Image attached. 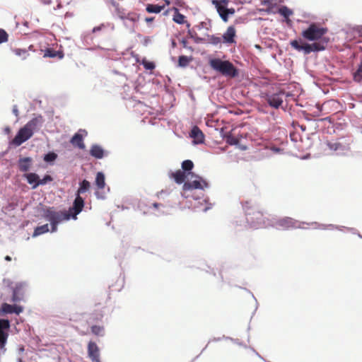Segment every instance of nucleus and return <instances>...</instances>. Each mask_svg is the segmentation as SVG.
Segmentation results:
<instances>
[{
	"label": "nucleus",
	"instance_id": "33",
	"mask_svg": "<svg viewBox=\"0 0 362 362\" xmlns=\"http://www.w3.org/2000/svg\"><path fill=\"white\" fill-rule=\"evenodd\" d=\"M226 141L227 144L230 145H235L238 143L239 139H237L235 136L229 134L226 136Z\"/></svg>",
	"mask_w": 362,
	"mask_h": 362
},
{
	"label": "nucleus",
	"instance_id": "16",
	"mask_svg": "<svg viewBox=\"0 0 362 362\" xmlns=\"http://www.w3.org/2000/svg\"><path fill=\"white\" fill-rule=\"evenodd\" d=\"M211 4L216 7L218 13L219 14L221 18L225 22L228 21V16H226L227 7L223 6H220L217 2V0H212Z\"/></svg>",
	"mask_w": 362,
	"mask_h": 362
},
{
	"label": "nucleus",
	"instance_id": "28",
	"mask_svg": "<svg viewBox=\"0 0 362 362\" xmlns=\"http://www.w3.org/2000/svg\"><path fill=\"white\" fill-rule=\"evenodd\" d=\"M194 168V163L190 160H185L182 163V170L187 173L192 170Z\"/></svg>",
	"mask_w": 362,
	"mask_h": 362
},
{
	"label": "nucleus",
	"instance_id": "15",
	"mask_svg": "<svg viewBox=\"0 0 362 362\" xmlns=\"http://www.w3.org/2000/svg\"><path fill=\"white\" fill-rule=\"evenodd\" d=\"M190 173H185L182 170H177L175 172H171L169 176L171 179H173L177 184H182L185 182L187 175H189Z\"/></svg>",
	"mask_w": 362,
	"mask_h": 362
},
{
	"label": "nucleus",
	"instance_id": "30",
	"mask_svg": "<svg viewBox=\"0 0 362 362\" xmlns=\"http://www.w3.org/2000/svg\"><path fill=\"white\" fill-rule=\"evenodd\" d=\"M354 79L355 81H362V63L360 64L358 69L354 74Z\"/></svg>",
	"mask_w": 362,
	"mask_h": 362
},
{
	"label": "nucleus",
	"instance_id": "26",
	"mask_svg": "<svg viewBox=\"0 0 362 362\" xmlns=\"http://www.w3.org/2000/svg\"><path fill=\"white\" fill-rule=\"evenodd\" d=\"M164 8L163 6H159L156 4H148L146 6V11L148 13H158Z\"/></svg>",
	"mask_w": 362,
	"mask_h": 362
},
{
	"label": "nucleus",
	"instance_id": "17",
	"mask_svg": "<svg viewBox=\"0 0 362 362\" xmlns=\"http://www.w3.org/2000/svg\"><path fill=\"white\" fill-rule=\"evenodd\" d=\"M175 13L173 20L177 24H186L187 28H190V23L185 21V16L179 12L177 8H174Z\"/></svg>",
	"mask_w": 362,
	"mask_h": 362
},
{
	"label": "nucleus",
	"instance_id": "42",
	"mask_svg": "<svg viewBox=\"0 0 362 362\" xmlns=\"http://www.w3.org/2000/svg\"><path fill=\"white\" fill-rule=\"evenodd\" d=\"M229 0H217V2L219 4L220 6H228L229 3Z\"/></svg>",
	"mask_w": 362,
	"mask_h": 362
},
{
	"label": "nucleus",
	"instance_id": "51",
	"mask_svg": "<svg viewBox=\"0 0 362 362\" xmlns=\"http://www.w3.org/2000/svg\"><path fill=\"white\" fill-rule=\"evenodd\" d=\"M100 28L99 27H95L93 28V32H95L97 30H99Z\"/></svg>",
	"mask_w": 362,
	"mask_h": 362
},
{
	"label": "nucleus",
	"instance_id": "6",
	"mask_svg": "<svg viewBox=\"0 0 362 362\" xmlns=\"http://www.w3.org/2000/svg\"><path fill=\"white\" fill-rule=\"evenodd\" d=\"M199 180H195L192 182H185L182 186L183 190V196L186 198L189 197V195H186V192L187 191L194 189H203L208 186L207 182L202 180L200 177H198Z\"/></svg>",
	"mask_w": 362,
	"mask_h": 362
},
{
	"label": "nucleus",
	"instance_id": "41",
	"mask_svg": "<svg viewBox=\"0 0 362 362\" xmlns=\"http://www.w3.org/2000/svg\"><path fill=\"white\" fill-rule=\"evenodd\" d=\"M139 16L136 13L134 14H128L127 18L132 21H137L139 20Z\"/></svg>",
	"mask_w": 362,
	"mask_h": 362
},
{
	"label": "nucleus",
	"instance_id": "8",
	"mask_svg": "<svg viewBox=\"0 0 362 362\" xmlns=\"http://www.w3.org/2000/svg\"><path fill=\"white\" fill-rule=\"evenodd\" d=\"M297 221L290 217H285L278 220L275 226L278 229L288 230L296 227Z\"/></svg>",
	"mask_w": 362,
	"mask_h": 362
},
{
	"label": "nucleus",
	"instance_id": "36",
	"mask_svg": "<svg viewBox=\"0 0 362 362\" xmlns=\"http://www.w3.org/2000/svg\"><path fill=\"white\" fill-rule=\"evenodd\" d=\"M144 67L147 70H153L155 69V64L152 62H148L146 59H143L141 62Z\"/></svg>",
	"mask_w": 362,
	"mask_h": 362
},
{
	"label": "nucleus",
	"instance_id": "48",
	"mask_svg": "<svg viewBox=\"0 0 362 362\" xmlns=\"http://www.w3.org/2000/svg\"><path fill=\"white\" fill-rule=\"evenodd\" d=\"M272 151H273L274 152H275V153H277V152H279V151H280V149H279V148H272Z\"/></svg>",
	"mask_w": 362,
	"mask_h": 362
},
{
	"label": "nucleus",
	"instance_id": "50",
	"mask_svg": "<svg viewBox=\"0 0 362 362\" xmlns=\"http://www.w3.org/2000/svg\"><path fill=\"white\" fill-rule=\"evenodd\" d=\"M247 204H248V202H246L244 204V205H243L244 208H245L246 210H247Z\"/></svg>",
	"mask_w": 362,
	"mask_h": 362
},
{
	"label": "nucleus",
	"instance_id": "13",
	"mask_svg": "<svg viewBox=\"0 0 362 362\" xmlns=\"http://www.w3.org/2000/svg\"><path fill=\"white\" fill-rule=\"evenodd\" d=\"M236 36V30L234 26H229L223 35V41L224 43L233 44L235 42V37Z\"/></svg>",
	"mask_w": 362,
	"mask_h": 362
},
{
	"label": "nucleus",
	"instance_id": "11",
	"mask_svg": "<svg viewBox=\"0 0 362 362\" xmlns=\"http://www.w3.org/2000/svg\"><path fill=\"white\" fill-rule=\"evenodd\" d=\"M81 132L87 134L85 130L80 129L77 133H76L70 140L71 144L74 146L77 147L81 150H83L86 147L85 144L83 142V136L81 134Z\"/></svg>",
	"mask_w": 362,
	"mask_h": 362
},
{
	"label": "nucleus",
	"instance_id": "12",
	"mask_svg": "<svg viewBox=\"0 0 362 362\" xmlns=\"http://www.w3.org/2000/svg\"><path fill=\"white\" fill-rule=\"evenodd\" d=\"M266 100L267 103L269 105V106L274 108H279V106H281L283 103L281 93H274L267 95L266 98Z\"/></svg>",
	"mask_w": 362,
	"mask_h": 362
},
{
	"label": "nucleus",
	"instance_id": "5",
	"mask_svg": "<svg viewBox=\"0 0 362 362\" xmlns=\"http://www.w3.org/2000/svg\"><path fill=\"white\" fill-rule=\"evenodd\" d=\"M342 139L327 140L325 145L332 152L341 153L350 149V143L348 141H342Z\"/></svg>",
	"mask_w": 362,
	"mask_h": 362
},
{
	"label": "nucleus",
	"instance_id": "38",
	"mask_svg": "<svg viewBox=\"0 0 362 362\" xmlns=\"http://www.w3.org/2000/svg\"><path fill=\"white\" fill-rule=\"evenodd\" d=\"M10 327V323L8 320L0 319V332H4V329H7Z\"/></svg>",
	"mask_w": 362,
	"mask_h": 362
},
{
	"label": "nucleus",
	"instance_id": "39",
	"mask_svg": "<svg viewBox=\"0 0 362 362\" xmlns=\"http://www.w3.org/2000/svg\"><path fill=\"white\" fill-rule=\"evenodd\" d=\"M262 5L266 6L267 7L266 11L267 13H270L272 9L274 7V4L272 0H263L262 1Z\"/></svg>",
	"mask_w": 362,
	"mask_h": 362
},
{
	"label": "nucleus",
	"instance_id": "43",
	"mask_svg": "<svg viewBox=\"0 0 362 362\" xmlns=\"http://www.w3.org/2000/svg\"><path fill=\"white\" fill-rule=\"evenodd\" d=\"M234 13H235V8H227V11H226L227 16H228L229 15H233Z\"/></svg>",
	"mask_w": 362,
	"mask_h": 362
},
{
	"label": "nucleus",
	"instance_id": "21",
	"mask_svg": "<svg viewBox=\"0 0 362 362\" xmlns=\"http://www.w3.org/2000/svg\"><path fill=\"white\" fill-rule=\"evenodd\" d=\"M32 163L30 158H23L19 160V170L21 172H27L29 170Z\"/></svg>",
	"mask_w": 362,
	"mask_h": 362
},
{
	"label": "nucleus",
	"instance_id": "53",
	"mask_svg": "<svg viewBox=\"0 0 362 362\" xmlns=\"http://www.w3.org/2000/svg\"><path fill=\"white\" fill-rule=\"evenodd\" d=\"M165 3H166L167 5H169L170 4V1L165 0Z\"/></svg>",
	"mask_w": 362,
	"mask_h": 362
},
{
	"label": "nucleus",
	"instance_id": "40",
	"mask_svg": "<svg viewBox=\"0 0 362 362\" xmlns=\"http://www.w3.org/2000/svg\"><path fill=\"white\" fill-rule=\"evenodd\" d=\"M8 337V334L5 332H0V347H4Z\"/></svg>",
	"mask_w": 362,
	"mask_h": 362
},
{
	"label": "nucleus",
	"instance_id": "2",
	"mask_svg": "<svg viewBox=\"0 0 362 362\" xmlns=\"http://www.w3.org/2000/svg\"><path fill=\"white\" fill-rule=\"evenodd\" d=\"M42 122V117H35L30 120L23 127L21 128L13 138L12 143L16 146H20L33 135L34 132Z\"/></svg>",
	"mask_w": 362,
	"mask_h": 362
},
{
	"label": "nucleus",
	"instance_id": "22",
	"mask_svg": "<svg viewBox=\"0 0 362 362\" xmlns=\"http://www.w3.org/2000/svg\"><path fill=\"white\" fill-rule=\"evenodd\" d=\"M44 57H58L59 59H62L64 57V54L62 52L55 51L53 49L47 48L45 50Z\"/></svg>",
	"mask_w": 362,
	"mask_h": 362
},
{
	"label": "nucleus",
	"instance_id": "52",
	"mask_svg": "<svg viewBox=\"0 0 362 362\" xmlns=\"http://www.w3.org/2000/svg\"><path fill=\"white\" fill-rule=\"evenodd\" d=\"M13 300L15 301L16 300V294L14 293L13 294Z\"/></svg>",
	"mask_w": 362,
	"mask_h": 362
},
{
	"label": "nucleus",
	"instance_id": "1",
	"mask_svg": "<svg viewBox=\"0 0 362 362\" xmlns=\"http://www.w3.org/2000/svg\"><path fill=\"white\" fill-rule=\"evenodd\" d=\"M327 32V28L322 27L318 23H312L302 31L301 35L304 39L313 42V43L303 42L300 39L291 40L290 45L293 49L298 52H303L305 54L323 51L329 42V38L325 36Z\"/></svg>",
	"mask_w": 362,
	"mask_h": 362
},
{
	"label": "nucleus",
	"instance_id": "20",
	"mask_svg": "<svg viewBox=\"0 0 362 362\" xmlns=\"http://www.w3.org/2000/svg\"><path fill=\"white\" fill-rule=\"evenodd\" d=\"M90 154L95 158L100 159L104 156V151L101 146L95 144L91 146Z\"/></svg>",
	"mask_w": 362,
	"mask_h": 362
},
{
	"label": "nucleus",
	"instance_id": "3",
	"mask_svg": "<svg viewBox=\"0 0 362 362\" xmlns=\"http://www.w3.org/2000/svg\"><path fill=\"white\" fill-rule=\"evenodd\" d=\"M209 64L212 69L224 76L235 78L238 75V69L230 61L214 58L210 59Z\"/></svg>",
	"mask_w": 362,
	"mask_h": 362
},
{
	"label": "nucleus",
	"instance_id": "29",
	"mask_svg": "<svg viewBox=\"0 0 362 362\" xmlns=\"http://www.w3.org/2000/svg\"><path fill=\"white\" fill-rule=\"evenodd\" d=\"M52 177L49 175H45L42 179L39 178L38 182H36L35 185L33 186V189H35L39 185H45L47 182L52 181Z\"/></svg>",
	"mask_w": 362,
	"mask_h": 362
},
{
	"label": "nucleus",
	"instance_id": "25",
	"mask_svg": "<svg viewBox=\"0 0 362 362\" xmlns=\"http://www.w3.org/2000/svg\"><path fill=\"white\" fill-rule=\"evenodd\" d=\"M49 231V226L47 223L44 224L40 226H37L35 228L33 237H37L42 234L46 233Z\"/></svg>",
	"mask_w": 362,
	"mask_h": 362
},
{
	"label": "nucleus",
	"instance_id": "7",
	"mask_svg": "<svg viewBox=\"0 0 362 362\" xmlns=\"http://www.w3.org/2000/svg\"><path fill=\"white\" fill-rule=\"evenodd\" d=\"M83 199L81 196H78V194H76L73 203V206L69 208V211H66V212L71 214V218L76 219V216L83 210Z\"/></svg>",
	"mask_w": 362,
	"mask_h": 362
},
{
	"label": "nucleus",
	"instance_id": "37",
	"mask_svg": "<svg viewBox=\"0 0 362 362\" xmlns=\"http://www.w3.org/2000/svg\"><path fill=\"white\" fill-rule=\"evenodd\" d=\"M8 40V33L4 30L0 28V44L6 42Z\"/></svg>",
	"mask_w": 362,
	"mask_h": 362
},
{
	"label": "nucleus",
	"instance_id": "4",
	"mask_svg": "<svg viewBox=\"0 0 362 362\" xmlns=\"http://www.w3.org/2000/svg\"><path fill=\"white\" fill-rule=\"evenodd\" d=\"M43 217L49 221L51 224V232L57 231V226L64 221L71 218V214L66 211H56L54 207H48L44 209Z\"/></svg>",
	"mask_w": 362,
	"mask_h": 362
},
{
	"label": "nucleus",
	"instance_id": "24",
	"mask_svg": "<svg viewBox=\"0 0 362 362\" xmlns=\"http://www.w3.org/2000/svg\"><path fill=\"white\" fill-rule=\"evenodd\" d=\"M90 182L86 180H83L81 182H80L79 187L77 190L76 194H78V196H80V194H84L86 192H88L90 189Z\"/></svg>",
	"mask_w": 362,
	"mask_h": 362
},
{
	"label": "nucleus",
	"instance_id": "35",
	"mask_svg": "<svg viewBox=\"0 0 362 362\" xmlns=\"http://www.w3.org/2000/svg\"><path fill=\"white\" fill-rule=\"evenodd\" d=\"M57 155L54 152L47 153L44 157V160L46 162H52L57 159Z\"/></svg>",
	"mask_w": 362,
	"mask_h": 362
},
{
	"label": "nucleus",
	"instance_id": "27",
	"mask_svg": "<svg viewBox=\"0 0 362 362\" xmlns=\"http://www.w3.org/2000/svg\"><path fill=\"white\" fill-rule=\"evenodd\" d=\"M26 180L28 182L30 185H35L36 182H38L39 176L34 173H28L25 175Z\"/></svg>",
	"mask_w": 362,
	"mask_h": 362
},
{
	"label": "nucleus",
	"instance_id": "10",
	"mask_svg": "<svg viewBox=\"0 0 362 362\" xmlns=\"http://www.w3.org/2000/svg\"><path fill=\"white\" fill-rule=\"evenodd\" d=\"M247 221L251 222L255 226L264 223L263 213L259 211L250 212L246 211Z\"/></svg>",
	"mask_w": 362,
	"mask_h": 362
},
{
	"label": "nucleus",
	"instance_id": "32",
	"mask_svg": "<svg viewBox=\"0 0 362 362\" xmlns=\"http://www.w3.org/2000/svg\"><path fill=\"white\" fill-rule=\"evenodd\" d=\"M189 62V59L187 56L182 55L179 57L178 64L180 66L185 67L187 66Z\"/></svg>",
	"mask_w": 362,
	"mask_h": 362
},
{
	"label": "nucleus",
	"instance_id": "19",
	"mask_svg": "<svg viewBox=\"0 0 362 362\" xmlns=\"http://www.w3.org/2000/svg\"><path fill=\"white\" fill-rule=\"evenodd\" d=\"M278 13L286 18V23L288 25H291V20L289 18L293 13L291 9L286 6H283L279 8Z\"/></svg>",
	"mask_w": 362,
	"mask_h": 362
},
{
	"label": "nucleus",
	"instance_id": "44",
	"mask_svg": "<svg viewBox=\"0 0 362 362\" xmlns=\"http://www.w3.org/2000/svg\"><path fill=\"white\" fill-rule=\"evenodd\" d=\"M153 20H154V18H153V17H147V18H146V19H145L146 22V23H151V22H153Z\"/></svg>",
	"mask_w": 362,
	"mask_h": 362
},
{
	"label": "nucleus",
	"instance_id": "18",
	"mask_svg": "<svg viewBox=\"0 0 362 362\" xmlns=\"http://www.w3.org/2000/svg\"><path fill=\"white\" fill-rule=\"evenodd\" d=\"M190 136L194 139L196 144H202L204 141V136L202 132L197 127H194L191 131Z\"/></svg>",
	"mask_w": 362,
	"mask_h": 362
},
{
	"label": "nucleus",
	"instance_id": "49",
	"mask_svg": "<svg viewBox=\"0 0 362 362\" xmlns=\"http://www.w3.org/2000/svg\"><path fill=\"white\" fill-rule=\"evenodd\" d=\"M160 204H158V203H154L153 204V206L155 207V208H158Z\"/></svg>",
	"mask_w": 362,
	"mask_h": 362
},
{
	"label": "nucleus",
	"instance_id": "47",
	"mask_svg": "<svg viewBox=\"0 0 362 362\" xmlns=\"http://www.w3.org/2000/svg\"><path fill=\"white\" fill-rule=\"evenodd\" d=\"M13 113H14L16 116H18V110H17L16 108H14V109L13 110Z\"/></svg>",
	"mask_w": 362,
	"mask_h": 362
},
{
	"label": "nucleus",
	"instance_id": "31",
	"mask_svg": "<svg viewBox=\"0 0 362 362\" xmlns=\"http://www.w3.org/2000/svg\"><path fill=\"white\" fill-rule=\"evenodd\" d=\"M103 327L101 326L93 325L91 327V332L97 336H101L103 334Z\"/></svg>",
	"mask_w": 362,
	"mask_h": 362
},
{
	"label": "nucleus",
	"instance_id": "23",
	"mask_svg": "<svg viewBox=\"0 0 362 362\" xmlns=\"http://www.w3.org/2000/svg\"><path fill=\"white\" fill-rule=\"evenodd\" d=\"M95 183L98 189H104V187L105 186V175L103 173L98 172L97 173Z\"/></svg>",
	"mask_w": 362,
	"mask_h": 362
},
{
	"label": "nucleus",
	"instance_id": "45",
	"mask_svg": "<svg viewBox=\"0 0 362 362\" xmlns=\"http://www.w3.org/2000/svg\"><path fill=\"white\" fill-rule=\"evenodd\" d=\"M321 121H328L329 122H332V117H327L323 119H320Z\"/></svg>",
	"mask_w": 362,
	"mask_h": 362
},
{
	"label": "nucleus",
	"instance_id": "14",
	"mask_svg": "<svg viewBox=\"0 0 362 362\" xmlns=\"http://www.w3.org/2000/svg\"><path fill=\"white\" fill-rule=\"evenodd\" d=\"M1 311L6 314L16 313L19 315L23 312V308L16 305H10L4 303L1 305Z\"/></svg>",
	"mask_w": 362,
	"mask_h": 362
},
{
	"label": "nucleus",
	"instance_id": "34",
	"mask_svg": "<svg viewBox=\"0 0 362 362\" xmlns=\"http://www.w3.org/2000/svg\"><path fill=\"white\" fill-rule=\"evenodd\" d=\"M208 40L210 43L217 45L220 44L222 41L221 37L215 36V35H209L208 36Z\"/></svg>",
	"mask_w": 362,
	"mask_h": 362
},
{
	"label": "nucleus",
	"instance_id": "46",
	"mask_svg": "<svg viewBox=\"0 0 362 362\" xmlns=\"http://www.w3.org/2000/svg\"><path fill=\"white\" fill-rule=\"evenodd\" d=\"M4 259L6 261H11V257L10 256H8V255H6Z\"/></svg>",
	"mask_w": 362,
	"mask_h": 362
},
{
	"label": "nucleus",
	"instance_id": "9",
	"mask_svg": "<svg viewBox=\"0 0 362 362\" xmlns=\"http://www.w3.org/2000/svg\"><path fill=\"white\" fill-rule=\"evenodd\" d=\"M88 354L92 362H101L100 349L96 343L90 341L88 344Z\"/></svg>",
	"mask_w": 362,
	"mask_h": 362
}]
</instances>
